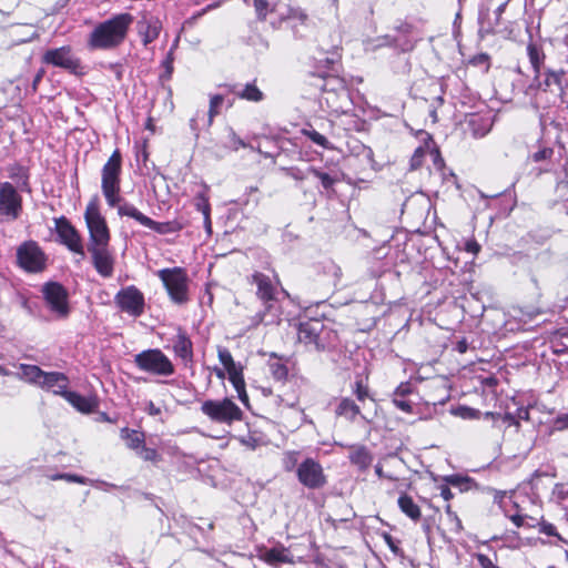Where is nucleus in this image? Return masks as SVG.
<instances>
[{
  "mask_svg": "<svg viewBox=\"0 0 568 568\" xmlns=\"http://www.w3.org/2000/svg\"><path fill=\"white\" fill-rule=\"evenodd\" d=\"M42 293L50 310L57 313L60 317H67L69 314L68 292L57 282L47 283Z\"/></svg>",
  "mask_w": 568,
  "mask_h": 568,
  "instance_id": "obj_14",
  "label": "nucleus"
},
{
  "mask_svg": "<svg viewBox=\"0 0 568 568\" xmlns=\"http://www.w3.org/2000/svg\"><path fill=\"white\" fill-rule=\"evenodd\" d=\"M336 337V333L320 320L312 318L298 324V342L310 351H325L334 346Z\"/></svg>",
  "mask_w": 568,
  "mask_h": 568,
  "instance_id": "obj_3",
  "label": "nucleus"
},
{
  "mask_svg": "<svg viewBox=\"0 0 568 568\" xmlns=\"http://www.w3.org/2000/svg\"><path fill=\"white\" fill-rule=\"evenodd\" d=\"M565 70H551L548 69L544 73V79L538 81L537 89L545 91V92H552L561 94L565 91L566 83H565Z\"/></svg>",
  "mask_w": 568,
  "mask_h": 568,
  "instance_id": "obj_18",
  "label": "nucleus"
},
{
  "mask_svg": "<svg viewBox=\"0 0 568 568\" xmlns=\"http://www.w3.org/2000/svg\"><path fill=\"white\" fill-rule=\"evenodd\" d=\"M305 135L315 144L322 148H328V140L316 130H306Z\"/></svg>",
  "mask_w": 568,
  "mask_h": 568,
  "instance_id": "obj_44",
  "label": "nucleus"
},
{
  "mask_svg": "<svg viewBox=\"0 0 568 568\" xmlns=\"http://www.w3.org/2000/svg\"><path fill=\"white\" fill-rule=\"evenodd\" d=\"M412 392V387L408 383H402L400 385H398L395 389V396H406L408 394H410Z\"/></svg>",
  "mask_w": 568,
  "mask_h": 568,
  "instance_id": "obj_52",
  "label": "nucleus"
},
{
  "mask_svg": "<svg viewBox=\"0 0 568 568\" xmlns=\"http://www.w3.org/2000/svg\"><path fill=\"white\" fill-rule=\"evenodd\" d=\"M361 409V405L354 399L349 397H342L335 407V414L351 423H354L358 416L369 423L372 419L362 414Z\"/></svg>",
  "mask_w": 568,
  "mask_h": 568,
  "instance_id": "obj_19",
  "label": "nucleus"
},
{
  "mask_svg": "<svg viewBox=\"0 0 568 568\" xmlns=\"http://www.w3.org/2000/svg\"><path fill=\"white\" fill-rule=\"evenodd\" d=\"M246 3L252 4L258 20L264 21L268 12L274 11L267 0H244Z\"/></svg>",
  "mask_w": 568,
  "mask_h": 568,
  "instance_id": "obj_36",
  "label": "nucleus"
},
{
  "mask_svg": "<svg viewBox=\"0 0 568 568\" xmlns=\"http://www.w3.org/2000/svg\"><path fill=\"white\" fill-rule=\"evenodd\" d=\"M251 283L256 285V287H257L256 296L265 305V310L263 312L257 313L254 316V323L255 324H260V323L268 324L270 322L266 321V316H267V313L273 308L272 303L276 298V287L272 283L271 278L267 275L260 273V272H255L254 274H252Z\"/></svg>",
  "mask_w": 568,
  "mask_h": 568,
  "instance_id": "obj_11",
  "label": "nucleus"
},
{
  "mask_svg": "<svg viewBox=\"0 0 568 568\" xmlns=\"http://www.w3.org/2000/svg\"><path fill=\"white\" fill-rule=\"evenodd\" d=\"M201 412L212 422L232 425L243 419L242 409L230 398L207 399L201 405Z\"/></svg>",
  "mask_w": 568,
  "mask_h": 568,
  "instance_id": "obj_5",
  "label": "nucleus"
},
{
  "mask_svg": "<svg viewBox=\"0 0 568 568\" xmlns=\"http://www.w3.org/2000/svg\"><path fill=\"white\" fill-rule=\"evenodd\" d=\"M68 386L69 378L65 374L60 372H45L40 387L63 397L68 390Z\"/></svg>",
  "mask_w": 568,
  "mask_h": 568,
  "instance_id": "obj_20",
  "label": "nucleus"
},
{
  "mask_svg": "<svg viewBox=\"0 0 568 568\" xmlns=\"http://www.w3.org/2000/svg\"><path fill=\"white\" fill-rule=\"evenodd\" d=\"M509 519L518 528L524 526V524H525V517L519 515V514H515V515L509 516Z\"/></svg>",
  "mask_w": 568,
  "mask_h": 568,
  "instance_id": "obj_57",
  "label": "nucleus"
},
{
  "mask_svg": "<svg viewBox=\"0 0 568 568\" xmlns=\"http://www.w3.org/2000/svg\"><path fill=\"white\" fill-rule=\"evenodd\" d=\"M229 374V381L232 383L234 389H239L245 386L243 369L241 365L226 371Z\"/></svg>",
  "mask_w": 568,
  "mask_h": 568,
  "instance_id": "obj_37",
  "label": "nucleus"
},
{
  "mask_svg": "<svg viewBox=\"0 0 568 568\" xmlns=\"http://www.w3.org/2000/svg\"><path fill=\"white\" fill-rule=\"evenodd\" d=\"M555 425L557 429L568 428V413L559 415L555 420Z\"/></svg>",
  "mask_w": 568,
  "mask_h": 568,
  "instance_id": "obj_53",
  "label": "nucleus"
},
{
  "mask_svg": "<svg viewBox=\"0 0 568 568\" xmlns=\"http://www.w3.org/2000/svg\"><path fill=\"white\" fill-rule=\"evenodd\" d=\"M551 153H552V151L550 149H544V150L536 152L532 155V159H534V161L539 162L541 160L549 158Z\"/></svg>",
  "mask_w": 568,
  "mask_h": 568,
  "instance_id": "obj_54",
  "label": "nucleus"
},
{
  "mask_svg": "<svg viewBox=\"0 0 568 568\" xmlns=\"http://www.w3.org/2000/svg\"><path fill=\"white\" fill-rule=\"evenodd\" d=\"M400 47L403 51H409L414 48V43L410 40H405L399 43V40L395 37H392L389 34L367 39L364 41V50L365 51H375L383 47Z\"/></svg>",
  "mask_w": 568,
  "mask_h": 568,
  "instance_id": "obj_21",
  "label": "nucleus"
},
{
  "mask_svg": "<svg viewBox=\"0 0 568 568\" xmlns=\"http://www.w3.org/2000/svg\"><path fill=\"white\" fill-rule=\"evenodd\" d=\"M17 263L28 273H40L47 266V256L36 241H26L17 248Z\"/></svg>",
  "mask_w": 568,
  "mask_h": 568,
  "instance_id": "obj_9",
  "label": "nucleus"
},
{
  "mask_svg": "<svg viewBox=\"0 0 568 568\" xmlns=\"http://www.w3.org/2000/svg\"><path fill=\"white\" fill-rule=\"evenodd\" d=\"M143 226L149 227L159 234L176 233L183 227L182 224L178 221L156 222L149 216Z\"/></svg>",
  "mask_w": 568,
  "mask_h": 568,
  "instance_id": "obj_29",
  "label": "nucleus"
},
{
  "mask_svg": "<svg viewBox=\"0 0 568 568\" xmlns=\"http://www.w3.org/2000/svg\"><path fill=\"white\" fill-rule=\"evenodd\" d=\"M170 298L176 304H184L189 300L187 274L181 267L163 268L158 272Z\"/></svg>",
  "mask_w": 568,
  "mask_h": 568,
  "instance_id": "obj_7",
  "label": "nucleus"
},
{
  "mask_svg": "<svg viewBox=\"0 0 568 568\" xmlns=\"http://www.w3.org/2000/svg\"><path fill=\"white\" fill-rule=\"evenodd\" d=\"M397 504L399 509L410 519L418 520L420 518V508L410 496L406 494L400 495L398 497Z\"/></svg>",
  "mask_w": 568,
  "mask_h": 568,
  "instance_id": "obj_33",
  "label": "nucleus"
},
{
  "mask_svg": "<svg viewBox=\"0 0 568 568\" xmlns=\"http://www.w3.org/2000/svg\"><path fill=\"white\" fill-rule=\"evenodd\" d=\"M321 104L336 114L346 113L349 105V93L345 81L338 77H327L322 85Z\"/></svg>",
  "mask_w": 568,
  "mask_h": 568,
  "instance_id": "obj_4",
  "label": "nucleus"
},
{
  "mask_svg": "<svg viewBox=\"0 0 568 568\" xmlns=\"http://www.w3.org/2000/svg\"><path fill=\"white\" fill-rule=\"evenodd\" d=\"M227 145L233 151H237L241 148L245 149L248 146V144L243 139H241L232 128H229L227 130Z\"/></svg>",
  "mask_w": 568,
  "mask_h": 568,
  "instance_id": "obj_41",
  "label": "nucleus"
},
{
  "mask_svg": "<svg viewBox=\"0 0 568 568\" xmlns=\"http://www.w3.org/2000/svg\"><path fill=\"white\" fill-rule=\"evenodd\" d=\"M92 263L97 272L103 277H111L114 271V258L109 251V245H88Z\"/></svg>",
  "mask_w": 568,
  "mask_h": 568,
  "instance_id": "obj_16",
  "label": "nucleus"
},
{
  "mask_svg": "<svg viewBox=\"0 0 568 568\" xmlns=\"http://www.w3.org/2000/svg\"><path fill=\"white\" fill-rule=\"evenodd\" d=\"M230 90L235 93L240 99L251 102H260L264 99L263 92L256 87L255 83H247L242 90H236V87H230Z\"/></svg>",
  "mask_w": 568,
  "mask_h": 568,
  "instance_id": "obj_32",
  "label": "nucleus"
},
{
  "mask_svg": "<svg viewBox=\"0 0 568 568\" xmlns=\"http://www.w3.org/2000/svg\"><path fill=\"white\" fill-rule=\"evenodd\" d=\"M203 219H204V227H205L207 234H211L212 233V223H211L210 214L203 215Z\"/></svg>",
  "mask_w": 568,
  "mask_h": 568,
  "instance_id": "obj_64",
  "label": "nucleus"
},
{
  "mask_svg": "<svg viewBox=\"0 0 568 568\" xmlns=\"http://www.w3.org/2000/svg\"><path fill=\"white\" fill-rule=\"evenodd\" d=\"M456 415L464 419H477L480 417V412L475 408H470L467 406L458 407L456 410Z\"/></svg>",
  "mask_w": 568,
  "mask_h": 568,
  "instance_id": "obj_46",
  "label": "nucleus"
},
{
  "mask_svg": "<svg viewBox=\"0 0 568 568\" xmlns=\"http://www.w3.org/2000/svg\"><path fill=\"white\" fill-rule=\"evenodd\" d=\"M84 219L90 234L89 245H109V227L95 201L87 205Z\"/></svg>",
  "mask_w": 568,
  "mask_h": 568,
  "instance_id": "obj_8",
  "label": "nucleus"
},
{
  "mask_svg": "<svg viewBox=\"0 0 568 568\" xmlns=\"http://www.w3.org/2000/svg\"><path fill=\"white\" fill-rule=\"evenodd\" d=\"M122 156L114 150L101 171V190L110 207H116L120 216H128L144 225L148 216L133 204L123 201L121 191Z\"/></svg>",
  "mask_w": 568,
  "mask_h": 568,
  "instance_id": "obj_1",
  "label": "nucleus"
},
{
  "mask_svg": "<svg viewBox=\"0 0 568 568\" xmlns=\"http://www.w3.org/2000/svg\"><path fill=\"white\" fill-rule=\"evenodd\" d=\"M479 248H480L479 244L475 241L468 242L466 245V250L474 254H477L479 252Z\"/></svg>",
  "mask_w": 568,
  "mask_h": 568,
  "instance_id": "obj_61",
  "label": "nucleus"
},
{
  "mask_svg": "<svg viewBox=\"0 0 568 568\" xmlns=\"http://www.w3.org/2000/svg\"><path fill=\"white\" fill-rule=\"evenodd\" d=\"M444 479L447 484H450L453 486H460L466 480V478L460 475H449L446 476Z\"/></svg>",
  "mask_w": 568,
  "mask_h": 568,
  "instance_id": "obj_50",
  "label": "nucleus"
},
{
  "mask_svg": "<svg viewBox=\"0 0 568 568\" xmlns=\"http://www.w3.org/2000/svg\"><path fill=\"white\" fill-rule=\"evenodd\" d=\"M63 480H67L69 483H77V484H87L88 478L74 475V474H64Z\"/></svg>",
  "mask_w": 568,
  "mask_h": 568,
  "instance_id": "obj_51",
  "label": "nucleus"
},
{
  "mask_svg": "<svg viewBox=\"0 0 568 568\" xmlns=\"http://www.w3.org/2000/svg\"><path fill=\"white\" fill-rule=\"evenodd\" d=\"M224 103V97L221 94L212 95L209 108V124L213 122L215 115L220 113V109Z\"/></svg>",
  "mask_w": 568,
  "mask_h": 568,
  "instance_id": "obj_38",
  "label": "nucleus"
},
{
  "mask_svg": "<svg viewBox=\"0 0 568 568\" xmlns=\"http://www.w3.org/2000/svg\"><path fill=\"white\" fill-rule=\"evenodd\" d=\"M296 476L300 484L307 489H321L327 483L322 465L311 457L300 463L296 469Z\"/></svg>",
  "mask_w": 568,
  "mask_h": 568,
  "instance_id": "obj_12",
  "label": "nucleus"
},
{
  "mask_svg": "<svg viewBox=\"0 0 568 568\" xmlns=\"http://www.w3.org/2000/svg\"><path fill=\"white\" fill-rule=\"evenodd\" d=\"M261 558L272 566L293 562V555L283 545H276L270 549H265L261 554Z\"/></svg>",
  "mask_w": 568,
  "mask_h": 568,
  "instance_id": "obj_24",
  "label": "nucleus"
},
{
  "mask_svg": "<svg viewBox=\"0 0 568 568\" xmlns=\"http://www.w3.org/2000/svg\"><path fill=\"white\" fill-rule=\"evenodd\" d=\"M133 22L130 13H120L99 23L90 33L88 45L93 50H109L121 44Z\"/></svg>",
  "mask_w": 568,
  "mask_h": 568,
  "instance_id": "obj_2",
  "label": "nucleus"
},
{
  "mask_svg": "<svg viewBox=\"0 0 568 568\" xmlns=\"http://www.w3.org/2000/svg\"><path fill=\"white\" fill-rule=\"evenodd\" d=\"M348 458H349L351 463L353 465H355L361 470L367 469L373 462L372 454L368 452V449L365 446H361V445L351 447Z\"/></svg>",
  "mask_w": 568,
  "mask_h": 568,
  "instance_id": "obj_26",
  "label": "nucleus"
},
{
  "mask_svg": "<svg viewBox=\"0 0 568 568\" xmlns=\"http://www.w3.org/2000/svg\"><path fill=\"white\" fill-rule=\"evenodd\" d=\"M136 455L145 462L156 463L160 460V455L154 448L146 447L143 445L138 452Z\"/></svg>",
  "mask_w": 568,
  "mask_h": 568,
  "instance_id": "obj_42",
  "label": "nucleus"
},
{
  "mask_svg": "<svg viewBox=\"0 0 568 568\" xmlns=\"http://www.w3.org/2000/svg\"><path fill=\"white\" fill-rule=\"evenodd\" d=\"M217 356L225 371L236 367L237 364L234 362L231 352L225 347L217 348Z\"/></svg>",
  "mask_w": 568,
  "mask_h": 568,
  "instance_id": "obj_40",
  "label": "nucleus"
},
{
  "mask_svg": "<svg viewBox=\"0 0 568 568\" xmlns=\"http://www.w3.org/2000/svg\"><path fill=\"white\" fill-rule=\"evenodd\" d=\"M500 418H501L505 423H507L509 426H510V425H516V426H518V425H519V423H518V420L516 419V417H515V416H513V415H511V414H509V413L501 415V417H500Z\"/></svg>",
  "mask_w": 568,
  "mask_h": 568,
  "instance_id": "obj_58",
  "label": "nucleus"
},
{
  "mask_svg": "<svg viewBox=\"0 0 568 568\" xmlns=\"http://www.w3.org/2000/svg\"><path fill=\"white\" fill-rule=\"evenodd\" d=\"M267 367L271 376L277 382H284L288 376V367L286 362L275 353L270 355Z\"/></svg>",
  "mask_w": 568,
  "mask_h": 568,
  "instance_id": "obj_27",
  "label": "nucleus"
},
{
  "mask_svg": "<svg viewBox=\"0 0 568 568\" xmlns=\"http://www.w3.org/2000/svg\"><path fill=\"white\" fill-rule=\"evenodd\" d=\"M20 372H21L22 378L26 382L33 384L36 386H39V387L41 386L42 379L45 374V372L42 371L39 366L29 365V364H21Z\"/></svg>",
  "mask_w": 568,
  "mask_h": 568,
  "instance_id": "obj_31",
  "label": "nucleus"
},
{
  "mask_svg": "<svg viewBox=\"0 0 568 568\" xmlns=\"http://www.w3.org/2000/svg\"><path fill=\"white\" fill-rule=\"evenodd\" d=\"M47 64L74 71L80 67L79 60L73 55L70 47L48 50L42 58Z\"/></svg>",
  "mask_w": 568,
  "mask_h": 568,
  "instance_id": "obj_17",
  "label": "nucleus"
},
{
  "mask_svg": "<svg viewBox=\"0 0 568 568\" xmlns=\"http://www.w3.org/2000/svg\"><path fill=\"white\" fill-rule=\"evenodd\" d=\"M353 394L356 396V400L363 407H365L367 400L374 403V398L369 395V389L367 385H365L362 379L355 382L353 387Z\"/></svg>",
  "mask_w": 568,
  "mask_h": 568,
  "instance_id": "obj_35",
  "label": "nucleus"
},
{
  "mask_svg": "<svg viewBox=\"0 0 568 568\" xmlns=\"http://www.w3.org/2000/svg\"><path fill=\"white\" fill-rule=\"evenodd\" d=\"M145 410H146V412H148V414H149V415H151V416H156V415H159V414L161 413V409H160L159 407H156V406L154 405V403H153V402H151V400H150V402H148L146 407H145Z\"/></svg>",
  "mask_w": 568,
  "mask_h": 568,
  "instance_id": "obj_56",
  "label": "nucleus"
},
{
  "mask_svg": "<svg viewBox=\"0 0 568 568\" xmlns=\"http://www.w3.org/2000/svg\"><path fill=\"white\" fill-rule=\"evenodd\" d=\"M162 24L158 18L144 17L138 22L139 34L144 45L153 42L160 36Z\"/></svg>",
  "mask_w": 568,
  "mask_h": 568,
  "instance_id": "obj_22",
  "label": "nucleus"
},
{
  "mask_svg": "<svg viewBox=\"0 0 568 568\" xmlns=\"http://www.w3.org/2000/svg\"><path fill=\"white\" fill-rule=\"evenodd\" d=\"M134 363L141 371L158 376H171L175 371L171 359L158 348L146 349L136 354Z\"/></svg>",
  "mask_w": 568,
  "mask_h": 568,
  "instance_id": "obj_6",
  "label": "nucleus"
},
{
  "mask_svg": "<svg viewBox=\"0 0 568 568\" xmlns=\"http://www.w3.org/2000/svg\"><path fill=\"white\" fill-rule=\"evenodd\" d=\"M55 229L62 244L70 251L84 257V250L81 236L65 217L55 220Z\"/></svg>",
  "mask_w": 568,
  "mask_h": 568,
  "instance_id": "obj_15",
  "label": "nucleus"
},
{
  "mask_svg": "<svg viewBox=\"0 0 568 568\" xmlns=\"http://www.w3.org/2000/svg\"><path fill=\"white\" fill-rule=\"evenodd\" d=\"M300 454L297 452H286L283 457V468L285 471H293L297 469Z\"/></svg>",
  "mask_w": 568,
  "mask_h": 568,
  "instance_id": "obj_39",
  "label": "nucleus"
},
{
  "mask_svg": "<svg viewBox=\"0 0 568 568\" xmlns=\"http://www.w3.org/2000/svg\"><path fill=\"white\" fill-rule=\"evenodd\" d=\"M63 398L77 410L83 414H90L94 412L99 404L95 397H85L77 392L71 390H67V393L63 395Z\"/></svg>",
  "mask_w": 568,
  "mask_h": 568,
  "instance_id": "obj_23",
  "label": "nucleus"
},
{
  "mask_svg": "<svg viewBox=\"0 0 568 568\" xmlns=\"http://www.w3.org/2000/svg\"><path fill=\"white\" fill-rule=\"evenodd\" d=\"M114 301L122 312L133 317H139L144 312V295L134 285L120 290L116 293Z\"/></svg>",
  "mask_w": 568,
  "mask_h": 568,
  "instance_id": "obj_13",
  "label": "nucleus"
},
{
  "mask_svg": "<svg viewBox=\"0 0 568 568\" xmlns=\"http://www.w3.org/2000/svg\"><path fill=\"white\" fill-rule=\"evenodd\" d=\"M236 393H237V397L245 405V406H248V396H247V393H246V389H245V386L239 388V389H235Z\"/></svg>",
  "mask_w": 568,
  "mask_h": 568,
  "instance_id": "obj_55",
  "label": "nucleus"
},
{
  "mask_svg": "<svg viewBox=\"0 0 568 568\" xmlns=\"http://www.w3.org/2000/svg\"><path fill=\"white\" fill-rule=\"evenodd\" d=\"M120 437L125 442L128 448L135 453L144 445L145 435L143 432L124 427L120 430Z\"/></svg>",
  "mask_w": 568,
  "mask_h": 568,
  "instance_id": "obj_28",
  "label": "nucleus"
},
{
  "mask_svg": "<svg viewBox=\"0 0 568 568\" xmlns=\"http://www.w3.org/2000/svg\"><path fill=\"white\" fill-rule=\"evenodd\" d=\"M393 404L400 410L405 413H412V404L405 399H398L395 397L393 399Z\"/></svg>",
  "mask_w": 568,
  "mask_h": 568,
  "instance_id": "obj_49",
  "label": "nucleus"
},
{
  "mask_svg": "<svg viewBox=\"0 0 568 568\" xmlns=\"http://www.w3.org/2000/svg\"><path fill=\"white\" fill-rule=\"evenodd\" d=\"M440 496L445 499V500H449L453 498V493L452 490L447 487V486H443L440 487Z\"/></svg>",
  "mask_w": 568,
  "mask_h": 568,
  "instance_id": "obj_62",
  "label": "nucleus"
},
{
  "mask_svg": "<svg viewBox=\"0 0 568 568\" xmlns=\"http://www.w3.org/2000/svg\"><path fill=\"white\" fill-rule=\"evenodd\" d=\"M173 351L176 356L181 357L184 362L192 361L193 357V345L191 339L185 333L179 332L173 342Z\"/></svg>",
  "mask_w": 568,
  "mask_h": 568,
  "instance_id": "obj_25",
  "label": "nucleus"
},
{
  "mask_svg": "<svg viewBox=\"0 0 568 568\" xmlns=\"http://www.w3.org/2000/svg\"><path fill=\"white\" fill-rule=\"evenodd\" d=\"M539 531L547 536H554L561 542H566V540L558 534L557 528L550 523H539Z\"/></svg>",
  "mask_w": 568,
  "mask_h": 568,
  "instance_id": "obj_45",
  "label": "nucleus"
},
{
  "mask_svg": "<svg viewBox=\"0 0 568 568\" xmlns=\"http://www.w3.org/2000/svg\"><path fill=\"white\" fill-rule=\"evenodd\" d=\"M202 191L199 192L194 199L195 207L197 211H200L203 215L211 214V205L209 203V186L206 184H202Z\"/></svg>",
  "mask_w": 568,
  "mask_h": 568,
  "instance_id": "obj_34",
  "label": "nucleus"
},
{
  "mask_svg": "<svg viewBox=\"0 0 568 568\" xmlns=\"http://www.w3.org/2000/svg\"><path fill=\"white\" fill-rule=\"evenodd\" d=\"M287 174L295 180H303L305 175L297 169L287 170Z\"/></svg>",
  "mask_w": 568,
  "mask_h": 568,
  "instance_id": "obj_59",
  "label": "nucleus"
},
{
  "mask_svg": "<svg viewBox=\"0 0 568 568\" xmlns=\"http://www.w3.org/2000/svg\"><path fill=\"white\" fill-rule=\"evenodd\" d=\"M22 213V196L10 182L0 183V220L13 222Z\"/></svg>",
  "mask_w": 568,
  "mask_h": 568,
  "instance_id": "obj_10",
  "label": "nucleus"
},
{
  "mask_svg": "<svg viewBox=\"0 0 568 568\" xmlns=\"http://www.w3.org/2000/svg\"><path fill=\"white\" fill-rule=\"evenodd\" d=\"M527 54L529 58V62L535 72V80H538L540 77L541 65L545 61V53L540 47L535 43H529L527 45Z\"/></svg>",
  "mask_w": 568,
  "mask_h": 568,
  "instance_id": "obj_30",
  "label": "nucleus"
},
{
  "mask_svg": "<svg viewBox=\"0 0 568 568\" xmlns=\"http://www.w3.org/2000/svg\"><path fill=\"white\" fill-rule=\"evenodd\" d=\"M310 173H312L315 178H317L322 185L325 187V189H329L333 186V184L336 182V180L331 176L328 173H325V172H321L314 168H311L310 170Z\"/></svg>",
  "mask_w": 568,
  "mask_h": 568,
  "instance_id": "obj_43",
  "label": "nucleus"
},
{
  "mask_svg": "<svg viewBox=\"0 0 568 568\" xmlns=\"http://www.w3.org/2000/svg\"><path fill=\"white\" fill-rule=\"evenodd\" d=\"M470 63L476 67H480L484 72L489 70V55L480 53L471 58Z\"/></svg>",
  "mask_w": 568,
  "mask_h": 568,
  "instance_id": "obj_47",
  "label": "nucleus"
},
{
  "mask_svg": "<svg viewBox=\"0 0 568 568\" xmlns=\"http://www.w3.org/2000/svg\"><path fill=\"white\" fill-rule=\"evenodd\" d=\"M424 155H425V150L423 148H417L410 159V168L413 170H416L417 168H419L423 163V160H424Z\"/></svg>",
  "mask_w": 568,
  "mask_h": 568,
  "instance_id": "obj_48",
  "label": "nucleus"
},
{
  "mask_svg": "<svg viewBox=\"0 0 568 568\" xmlns=\"http://www.w3.org/2000/svg\"><path fill=\"white\" fill-rule=\"evenodd\" d=\"M507 495V491L505 490H495V494H494V501L499 504V506L501 507V504H503V499L504 497Z\"/></svg>",
  "mask_w": 568,
  "mask_h": 568,
  "instance_id": "obj_60",
  "label": "nucleus"
},
{
  "mask_svg": "<svg viewBox=\"0 0 568 568\" xmlns=\"http://www.w3.org/2000/svg\"><path fill=\"white\" fill-rule=\"evenodd\" d=\"M396 30L398 32H402L403 34H409L412 31V26L408 23H402L398 27H396Z\"/></svg>",
  "mask_w": 568,
  "mask_h": 568,
  "instance_id": "obj_63",
  "label": "nucleus"
}]
</instances>
